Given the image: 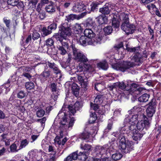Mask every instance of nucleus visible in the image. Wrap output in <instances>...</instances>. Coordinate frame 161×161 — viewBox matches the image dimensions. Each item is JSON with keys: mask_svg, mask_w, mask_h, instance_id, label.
I'll return each mask as SVG.
<instances>
[{"mask_svg": "<svg viewBox=\"0 0 161 161\" xmlns=\"http://www.w3.org/2000/svg\"><path fill=\"white\" fill-rule=\"evenodd\" d=\"M113 31V29L111 26H108L104 28V31L105 33L108 35L111 33Z\"/></svg>", "mask_w": 161, "mask_h": 161, "instance_id": "40", "label": "nucleus"}, {"mask_svg": "<svg viewBox=\"0 0 161 161\" xmlns=\"http://www.w3.org/2000/svg\"><path fill=\"white\" fill-rule=\"evenodd\" d=\"M81 148L84 150L88 151L91 150V146L88 144H85L84 146L83 144H81Z\"/></svg>", "mask_w": 161, "mask_h": 161, "instance_id": "43", "label": "nucleus"}, {"mask_svg": "<svg viewBox=\"0 0 161 161\" xmlns=\"http://www.w3.org/2000/svg\"><path fill=\"white\" fill-rule=\"evenodd\" d=\"M3 21L7 27H9L10 25V20L9 19H7L6 18H4L3 19Z\"/></svg>", "mask_w": 161, "mask_h": 161, "instance_id": "63", "label": "nucleus"}, {"mask_svg": "<svg viewBox=\"0 0 161 161\" xmlns=\"http://www.w3.org/2000/svg\"><path fill=\"white\" fill-rule=\"evenodd\" d=\"M16 5L19 9H21V10L23 9L24 6L23 3L22 2H19L18 1Z\"/></svg>", "mask_w": 161, "mask_h": 161, "instance_id": "58", "label": "nucleus"}, {"mask_svg": "<svg viewBox=\"0 0 161 161\" xmlns=\"http://www.w3.org/2000/svg\"><path fill=\"white\" fill-rule=\"evenodd\" d=\"M57 85V84L54 82L50 83L49 85L50 88L53 92L51 97L54 101L57 99L58 96L59 95L58 89Z\"/></svg>", "mask_w": 161, "mask_h": 161, "instance_id": "12", "label": "nucleus"}, {"mask_svg": "<svg viewBox=\"0 0 161 161\" xmlns=\"http://www.w3.org/2000/svg\"><path fill=\"white\" fill-rule=\"evenodd\" d=\"M42 32L43 33V35L44 36H47L51 33L52 31L47 29L46 27H43L42 29Z\"/></svg>", "mask_w": 161, "mask_h": 161, "instance_id": "45", "label": "nucleus"}, {"mask_svg": "<svg viewBox=\"0 0 161 161\" xmlns=\"http://www.w3.org/2000/svg\"><path fill=\"white\" fill-rule=\"evenodd\" d=\"M99 104H97L95 103L94 104H93L91 103L90 104L91 108L93 109L95 111H97L99 108V106L98 105Z\"/></svg>", "mask_w": 161, "mask_h": 161, "instance_id": "52", "label": "nucleus"}, {"mask_svg": "<svg viewBox=\"0 0 161 161\" xmlns=\"http://www.w3.org/2000/svg\"><path fill=\"white\" fill-rule=\"evenodd\" d=\"M98 22L100 25L106 23L107 22V19L106 17L100 16L98 17Z\"/></svg>", "mask_w": 161, "mask_h": 161, "instance_id": "38", "label": "nucleus"}, {"mask_svg": "<svg viewBox=\"0 0 161 161\" xmlns=\"http://www.w3.org/2000/svg\"><path fill=\"white\" fill-rule=\"evenodd\" d=\"M45 114V111L42 109L38 110L36 113L37 116L39 117L43 116Z\"/></svg>", "mask_w": 161, "mask_h": 161, "instance_id": "51", "label": "nucleus"}, {"mask_svg": "<svg viewBox=\"0 0 161 161\" xmlns=\"http://www.w3.org/2000/svg\"><path fill=\"white\" fill-rule=\"evenodd\" d=\"M71 2V0H68L64 3L63 6L64 8H67L70 5Z\"/></svg>", "mask_w": 161, "mask_h": 161, "instance_id": "57", "label": "nucleus"}, {"mask_svg": "<svg viewBox=\"0 0 161 161\" xmlns=\"http://www.w3.org/2000/svg\"><path fill=\"white\" fill-rule=\"evenodd\" d=\"M112 159L115 161H117L120 159L122 157V155L121 153L118 151H116L114 153L112 154Z\"/></svg>", "mask_w": 161, "mask_h": 161, "instance_id": "25", "label": "nucleus"}, {"mask_svg": "<svg viewBox=\"0 0 161 161\" xmlns=\"http://www.w3.org/2000/svg\"><path fill=\"white\" fill-rule=\"evenodd\" d=\"M25 93L23 91H20L17 94V97L21 99L25 97Z\"/></svg>", "mask_w": 161, "mask_h": 161, "instance_id": "53", "label": "nucleus"}, {"mask_svg": "<svg viewBox=\"0 0 161 161\" xmlns=\"http://www.w3.org/2000/svg\"><path fill=\"white\" fill-rule=\"evenodd\" d=\"M79 43L82 45L85 46L86 43V41L85 37L84 36H81L80 37L79 40Z\"/></svg>", "mask_w": 161, "mask_h": 161, "instance_id": "44", "label": "nucleus"}, {"mask_svg": "<svg viewBox=\"0 0 161 161\" xmlns=\"http://www.w3.org/2000/svg\"><path fill=\"white\" fill-rule=\"evenodd\" d=\"M38 2V0H30L29 3V6L31 9H35L36 4Z\"/></svg>", "mask_w": 161, "mask_h": 161, "instance_id": "34", "label": "nucleus"}, {"mask_svg": "<svg viewBox=\"0 0 161 161\" xmlns=\"http://www.w3.org/2000/svg\"><path fill=\"white\" fill-rule=\"evenodd\" d=\"M25 86L26 88L28 90H31L34 87V84L33 82H26Z\"/></svg>", "mask_w": 161, "mask_h": 161, "instance_id": "39", "label": "nucleus"}, {"mask_svg": "<svg viewBox=\"0 0 161 161\" xmlns=\"http://www.w3.org/2000/svg\"><path fill=\"white\" fill-rule=\"evenodd\" d=\"M56 27V24L55 23H53L48 27V29L51 31L53 30H55Z\"/></svg>", "mask_w": 161, "mask_h": 161, "instance_id": "59", "label": "nucleus"}, {"mask_svg": "<svg viewBox=\"0 0 161 161\" xmlns=\"http://www.w3.org/2000/svg\"><path fill=\"white\" fill-rule=\"evenodd\" d=\"M11 80H12L11 81L12 82H14L15 81V80L14 76H11V78H9L6 83H4L1 86L2 87V88H4L5 89V93H7L10 91V89L9 87L10 86V82Z\"/></svg>", "mask_w": 161, "mask_h": 161, "instance_id": "19", "label": "nucleus"}, {"mask_svg": "<svg viewBox=\"0 0 161 161\" xmlns=\"http://www.w3.org/2000/svg\"><path fill=\"white\" fill-rule=\"evenodd\" d=\"M70 155L73 160H75L77 159L78 155L76 152H74L72 154H70Z\"/></svg>", "mask_w": 161, "mask_h": 161, "instance_id": "61", "label": "nucleus"}, {"mask_svg": "<svg viewBox=\"0 0 161 161\" xmlns=\"http://www.w3.org/2000/svg\"><path fill=\"white\" fill-rule=\"evenodd\" d=\"M133 64L130 61L121 62L119 64H112L113 68L117 70L122 72L125 71L126 69L132 67Z\"/></svg>", "mask_w": 161, "mask_h": 161, "instance_id": "10", "label": "nucleus"}, {"mask_svg": "<svg viewBox=\"0 0 161 161\" xmlns=\"http://www.w3.org/2000/svg\"><path fill=\"white\" fill-rule=\"evenodd\" d=\"M99 12L103 14H109L110 11L109 7L106 5L103 7L99 9Z\"/></svg>", "mask_w": 161, "mask_h": 161, "instance_id": "28", "label": "nucleus"}, {"mask_svg": "<svg viewBox=\"0 0 161 161\" xmlns=\"http://www.w3.org/2000/svg\"><path fill=\"white\" fill-rule=\"evenodd\" d=\"M128 51L130 52H133L136 53H137L140 50L139 47H134L133 48L128 47L127 48Z\"/></svg>", "mask_w": 161, "mask_h": 161, "instance_id": "42", "label": "nucleus"}, {"mask_svg": "<svg viewBox=\"0 0 161 161\" xmlns=\"http://www.w3.org/2000/svg\"><path fill=\"white\" fill-rule=\"evenodd\" d=\"M103 95H98L95 98L94 102L97 104H101L103 102Z\"/></svg>", "mask_w": 161, "mask_h": 161, "instance_id": "27", "label": "nucleus"}, {"mask_svg": "<svg viewBox=\"0 0 161 161\" xmlns=\"http://www.w3.org/2000/svg\"><path fill=\"white\" fill-rule=\"evenodd\" d=\"M108 147L107 145H104L103 146H96L95 149V153L96 154L98 155H102L104 154L106 151H109L110 150L111 147L109 148Z\"/></svg>", "mask_w": 161, "mask_h": 161, "instance_id": "15", "label": "nucleus"}, {"mask_svg": "<svg viewBox=\"0 0 161 161\" xmlns=\"http://www.w3.org/2000/svg\"><path fill=\"white\" fill-rule=\"evenodd\" d=\"M150 126V123L147 118L144 120L139 121L136 125V127L138 130H142L144 128H147Z\"/></svg>", "mask_w": 161, "mask_h": 161, "instance_id": "16", "label": "nucleus"}, {"mask_svg": "<svg viewBox=\"0 0 161 161\" xmlns=\"http://www.w3.org/2000/svg\"><path fill=\"white\" fill-rule=\"evenodd\" d=\"M97 3L95 2H93L92 5H91V10L92 11H94L95 9L97 8Z\"/></svg>", "mask_w": 161, "mask_h": 161, "instance_id": "62", "label": "nucleus"}, {"mask_svg": "<svg viewBox=\"0 0 161 161\" xmlns=\"http://www.w3.org/2000/svg\"><path fill=\"white\" fill-rule=\"evenodd\" d=\"M150 97V95L146 93L144 94L139 97L138 101L141 102H145L148 101Z\"/></svg>", "mask_w": 161, "mask_h": 161, "instance_id": "26", "label": "nucleus"}, {"mask_svg": "<svg viewBox=\"0 0 161 161\" xmlns=\"http://www.w3.org/2000/svg\"><path fill=\"white\" fill-rule=\"evenodd\" d=\"M51 72L49 70H44L41 74L39 78L42 82H45L51 75Z\"/></svg>", "mask_w": 161, "mask_h": 161, "instance_id": "18", "label": "nucleus"}, {"mask_svg": "<svg viewBox=\"0 0 161 161\" xmlns=\"http://www.w3.org/2000/svg\"><path fill=\"white\" fill-rule=\"evenodd\" d=\"M90 134L88 132L85 131L79 135V137L82 140H86L89 137Z\"/></svg>", "mask_w": 161, "mask_h": 161, "instance_id": "33", "label": "nucleus"}, {"mask_svg": "<svg viewBox=\"0 0 161 161\" xmlns=\"http://www.w3.org/2000/svg\"><path fill=\"white\" fill-rule=\"evenodd\" d=\"M136 115H126L124 121V126L121 128L119 132H115L113 135L116 137L120 138L121 135L128 134L132 136L133 139L135 141L140 140L143 135L139 133L136 129L135 122L136 121Z\"/></svg>", "mask_w": 161, "mask_h": 161, "instance_id": "1", "label": "nucleus"}, {"mask_svg": "<svg viewBox=\"0 0 161 161\" xmlns=\"http://www.w3.org/2000/svg\"><path fill=\"white\" fill-rule=\"evenodd\" d=\"M135 84L131 83L130 84H127L126 85L123 82H121L116 83L110 86V87L112 89L116 88V87H118L122 89H124L125 88L126 86H129L130 87L131 86H133L134 85L135 86ZM134 86L135 87V86Z\"/></svg>", "mask_w": 161, "mask_h": 161, "instance_id": "17", "label": "nucleus"}, {"mask_svg": "<svg viewBox=\"0 0 161 161\" xmlns=\"http://www.w3.org/2000/svg\"><path fill=\"white\" fill-rule=\"evenodd\" d=\"M19 0H8L7 3L12 6H15L17 4Z\"/></svg>", "mask_w": 161, "mask_h": 161, "instance_id": "46", "label": "nucleus"}, {"mask_svg": "<svg viewBox=\"0 0 161 161\" xmlns=\"http://www.w3.org/2000/svg\"><path fill=\"white\" fill-rule=\"evenodd\" d=\"M17 147L16 144H13L10 146V150L12 152H17L18 150L17 149Z\"/></svg>", "mask_w": 161, "mask_h": 161, "instance_id": "54", "label": "nucleus"}, {"mask_svg": "<svg viewBox=\"0 0 161 161\" xmlns=\"http://www.w3.org/2000/svg\"><path fill=\"white\" fill-rule=\"evenodd\" d=\"M28 143L29 142L26 139L22 140L21 142L20 145L19 146V149L25 147V146L28 144Z\"/></svg>", "mask_w": 161, "mask_h": 161, "instance_id": "41", "label": "nucleus"}, {"mask_svg": "<svg viewBox=\"0 0 161 161\" xmlns=\"http://www.w3.org/2000/svg\"><path fill=\"white\" fill-rule=\"evenodd\" d=\"M85 36H86L88 39L87 43L88 45H95L97 44L100 43L102 37L100 36H95V34L91 29L86 28L84 32Z\"/></svg>", "mask_w": 161, "mask_h": 161, "instance_id": "2", "label": "nucleus"}, {"mask_svg": "<svg viewBox=\"0 0 161 161\" xmlns=\"http://www.w3.org/2000/svg\"><path fill=\"white\" fill-rule=\"evenodd\" d=\"M69 49H71L75 59L77 62L84 63L88 61L86 56L79 49H77L75 45L72 44Z\"/></svg>", "mask_w": 161, "mask_h": 161, "instance_id": "7", "label": "nucleus"}, {"mask_svg": "<svg viewBox=\"0 0 161 161\" xmlns=\"http://www.w3.org/2000/svg\"><path fill=\"white\" fill-rule=\"evenodd\" d=\"M130 59L131 61L130 62L133 64L132 66L134 65H139L141 63L140 57L139 54H138V55L136 54L134 56L131 57Z\"/></svg>", "mask_w": 161, "mask_h": 161, "instance_id": "21", "label": "nucleus"}, {"mask_svg": "<svg viewBox=\"0 0 161 161\" xmlns=\"http://www.w3.org/2000/svg\"><path fill=\"white\" fill-rule=\"evenodd\" d=\"M73 30L75 33L80 34L82 32L83 29L81 28L80 24H76L74 26Z\"/></svg>", "mask_w": 161, "mask_h": 161, "instance_id": "22", "label": "nucleus"}, {"mask_svg": "<svg viewBox=\"0 0 161 161\" xmlns=\"http://www.w3.org/2000/svg\"><path fill=\"white\" fill-rule=\"evenodd\" d=\"M86 7L79 1H77L74 3L72 10L74 12L77 13L83 11L86 9Z\"/></svg>", "mask_w": 161, "mask_h": 161, "instance_id": "11", "label": "nucleus"}, {"mask_svg": "<svg viewBox=\"0 0 161 161\" xmlns=\"http://www.w3.org/2000/svg\"><path fill=\"white\" fill-rule=\"evenodd\" d=\"M82 107L81 103L79 102H76L74 105H70L68 107L70 115H74L76 111L78 110Z\"/></svg>", "mask_w": 161, "mask_h": 161, "instance_id": "13", "label": "nucleus"}, {"mask_svg": "<svg viewBox=\"0 0 161 161\" xmlns=\"http://www.w3.org/2000/svg\"><path fill=\"white\" fill-rule=\"evenodd\" d=\"M113 27L115 28L116 31H118L119 26V20H116L115 17H114L112 21Z\"/></svg>", "mask_w": 161, "mask_h": 161, "instance_id": "29", "label": "nucleus"}, {"mask_svg": "<svg viewBox=\"0 0 161 161\" xmlns=\"http://www.w3.org/2000/svg\"><path fill=\"white\" fill-rule=\"evenodd\" d=\"M77 78L81 86H83V87L86 88L88 84L87 79L89 77L83 71L82 64H80L77 67Z\"/></svg>", "mask_w": 161, "mask_h": 161, "instance_id": "6", "label": "nucleus"}, {"mask_svg": "<svg viewBox=\"0 0 161 161\" xmlns=\"http://www.w3.org/2000/svg\"><path fill=\"white\" fill-rule=\"evenodd\" d=\"M97 67L104 70H106L108 68V64L105 61L100 62L97 64Z\"/></svg>", "mask_w": 161, "mask_h": 161, "instance_id": "35", "label": "nucleus"}, {"mask_svg": "<svg viewBox=\"0 0 161 161\" xmlns=\"http://www.w3.org/2000/svg\"><path fill=\"white\" fill-rule=\"evenodd\" d=\"M47 65L51 69H53L55 74H58L60 72V70L58 68V66L54 63H51L48 62Z\"/></svg>", "mask_w": 161, "mask_h": 161, "instance_id": "20", "label": "nucleus"}, {"mask_svg": "<svg viewBox=\"0 0 161 161\" xmlns=\"http://www.w3.org/2000/svg\"><path fill=\"white\" fill-rule=\"evenodd\" d=\"M152 10H153L152 12L153 13V14H156L159 17L161 16V14L159 12L158 9L156 8L155 5L152 4Z\"/></svg>", "mask_w": 161, "mask_h": 161, "instance_id": "32", "label": "nucleus"}, {"mask_svg": "<svg viewBox=\"0 0 161 161\" xmlns=\"http://www.w3.org/2000/svg\"><path fill=\"white\" fill-rule=\"evenodd\" d=\"M121 110L120 109H117L114 112V115L115 116H117L121 114Z\"/></svg>", "mask_w": 161, "mask_h": 161, "instance_id": "60", "label": "nucleus"}, {"mask_svg": "<svg viewBox=\"0 0 161 161\" xmlns=\"http://www.w3.org/2000/svg\"><path fill=\"white\" fill-rule=\"evenodd\" d=\"M79 87L75 83H73L72 85V90L74 95L77 97L78 95L79 91Z\"/></svg>", "mask_w": 161, "mask_h": 161, "instance_id": "23", "label": "nucleus"}, {"mask_svg": "<svg viewBox=\"0 0 161 161\" xmlns=\"http://www.w3.org/2000/svg\"><path fill=\"white\" fill-rule=\"evenodd\" d=\"M94 24V22L91 19L89 18L86 21V25L87 27L92 26Z\"/></svg>", "mask_w": 161, "mask_h": 161, "instance_id": "50", "label": "nucleus"}, {"mask_svg": "<svg viewBox=\"0 0 161 161\" xmlns=\"http://www.w3.org/2000/svg\"><path fill=\"white\" fill-rule=\"evenodd\" d=\"M40 37V34L36 31H34L32 34V38L34 40L38 39Z\"/></svg>", "mask_w": 161, "mask_h": 161, "instance_id": "48", "label": "nucleus"}, {"mask_svg": "<svg viewBox=\"0 0 161 161\" xmlns=\"http://www.w3.org/2000/svg\"><path fill=\"white\" fill-rule=\"evenodd\" d=\"M53 43L54 42L53 39L49 38L46 41L45 44L47 47H51L53 45Z\"/></svg>", "mask_w": 161, "mask_h": 161, "instance_id": "47", "label": "nucleus"}, {"mask_svg": "<svg viewBox=\"0 0 161 161\" xmlns=\"http://www.w3.org/2000/svg\"><path fill=\"white\" fill-rule=\"evenodd\" d=\"M39 13L38 16L40 19H44L46 17V14L44 11H42Z\"/></svg>", "mask_w": 161, "mask_h": 161, "instance_id": "55", "label": "nucleus"}, {"mask_svg": "<svg viewBox=\"0 0 161 161\" xmlns=\"http://www.w3.org/2000/svg\"><path fill=\"white\" fill-rule=\"evenodd\" d=\"M86 152H80L79 153V156L80 155L82 156L85 159V161H93V158H91L90 157H86Z\"/></svg>", "mask_w": 161, "mask_h": 161, "instance_id": "36", "label": "nucleus"}, {"mask_svg": "<svg viewBox=\"0 0 161 161\" xmlns=\"http://www.w3.org/2000/svg\"><path fill=\"white\" fill-rule=\"evenodd\" d=\"M57 116L59 118L61 116H63L60 118L61 119L60 120V124L61 125V127H64L65 129L69 130L71 129L75 120L74 118H72L69 121V119L67 117L66 114L64 112H59Z\"/></svg>", "mask_w": 161, "mask_h": 161, "instance_id": "4", "label": "nucleus"}, {"mask_svg": "<svg viewBox=\"0 0 161 161\" xmlns=\"http://www.w3.org/2000/svg\"><path fill=\"white\" fill-rule=\"evenodd\" d=\"M82 64V66L83 68V70L85 73L86 75L89 74L88 76H90L92 73L95 70V66L94 65H90L85 63H80Z\"/></svg>", "mask_w": 161, "mask_h": 161, "instance_id": "14", "label": "nucleus"}, {"mask_svg": "<svg viewBox=\"0 0 161 161\" xmlns=\"http://www.w3.org/2000/svg\"><path fill=\"white\" fill-rule=\"evenodd\" d=\"M121 135L120 138L116 137L119 140V147L122 151L125 153H128L133 149V143L132 142L126 140L125 135L123 134H119Z\"/></svg>", "mask_w": 161, "mask_h": 161, "instance_id": "3", "label": "nucleus"}, {"mask_svg": "<svg viewBox=\"0 0 161 161\" xmlns=\"http://www.w3.org/2000/svg\"><path fill=\"white\" fill-rule=\"evenodd\" d=\"M151 102L149 103V106L146 109L147 115L148 117H151V105H150Z\"/></svg>", "mask_w": 161, "mask_h": 161, "instance_id": "56", "label": "nucleus"}, {"mask_svg": "<svg viewBox=\"0 0 161 161\" xmlns=\"http://www.w3.org/2000/svg\"><path fill=\"white\" fill-rule=\"evenodd\" d=\"M48 151L49 152H52V153L50 155V158L47 161H55V155L56 153L55 152L53 151V147L52 146H49Z\"/></svg>", "mask_w": 161, "mask_h": 161, "instance_id": "24", "label": "nucleus"}, {"mask_svg": "<svg viewBox=\"0 0 161 161\" xmlns=\"http://www.w3.org/2000/svg\"><path fill=\"white\" fill-rule=\"evenodd\" d=\"M45 8L46 11L49 13L54 12L55 10V8L52 4L47 5Z\"/></svg>", "mask_w": 161, "mask_h": 161, "instance_id": "31", "label": "nucleus"}, {"mask_svg": "<svg viewBox=\"0 0 161 161\" xmlns=\"http://www.w3.org/2000/svg\"><path fill=\"white\" fill-rule=\"evenodd\" d=\"M43 6L42 4L40 3L38 4V5L37 7L36 10L38 12L41 11V9Z\"/></svg>", "mask_w": 161, "mask_h": 161, "instance_id": "64", "label": "nucleus"}, {"mask_svg": "<svg viewBox=\"0 0 161 161\" xmlns=\"http://www.w3.org/2000/svg\"><path fill=\"white\" fill-rule=\"evenodd\" d=\"M122 15L125 16L123 19L124 22L121 25V29L124 31L127 34L133 33L135 29V26L132 24L129 23V20L128 16L125 14Z\"/></svg>", "mask_w": 161, "mask_h": 161, "instance_id": "9", "label": "nucleus"}, {"mask_svg": "<svg viewBox=\"0 0 161 161\" xmlns=\"http://www.w3.org/2000/svg\"><path fill=\"white\" fill-rule=\"evenodd\" d=\"M56 39L60 42V44L57 46L58 52L61 55H64L67 53L66 49H69L70 51L71 49H69V47L68 42L69 41L66 39H63L60 36L57 35L56 36Z\"/></svg>", "mask_w": 161, "mask_h": 161, "instance_id": "8", "label": "nucleus"}, {"mask_svg": "<svg viewBox=\"0 0 161 161\" xmlns=\"http://www.w3.org/2000/svg\"><path fill=\"white\" fill-rule=\"evenodd\" d=\"M37 153V151L36 150H32L30 151L28 153V155L30 156V159L29 160L27 158V161H31V159L34 160L35 157Z\"/></svg>", "mask_w": 161, "mask_h": 161, "instance_id": "30", "label": "nucleus"}, {"mask_svg": "<svg viewBox=\"0 0 161 161\" xmlns=\"http://www.w3.org/2000/svg\"><path fill=\"white\" fill-rule=\"evenodd\" d=\"M77 18V17L75 15L73 14H70L66 16L65 20H67L68 22H69Z\"/></svg>", "mask_w": 161, "mask_h": 161, "instance_id": "37", "label": "nucleus"}, {"mask_svg": "<svg viewBox=\"0 0 161 161\" xmlns=\"http://www.w3.org/2000/svg\"><path fill=\"white\" fill-rule=\"evenodd\" d=\"M145 91V89L143 87H139L135 90V93L138 95L143 93V91Z\"/></svg>", "mask_w": 161, "mask_h": 161, "instance_id": "49", "label": "nucleus"}, {"mask_svg": "<svg viewBox=\"0 0 161 161\" xmlns=\"http://www.w3.org/2000/svg\"><path fill=\"white\" fill-rule=\"evenodd\" d=\"M72 31L70 26L67 22L62 23L59 27L58 34H55L53 37L56 38V36L58 35L63 39H66L67 36H69L71 35Z\"/></svg>", "mask_w": 161, "mask_h": 161, "instance_id": "5", "label": "nucleus"}]
</instances>
